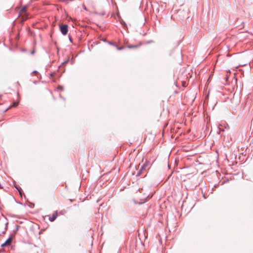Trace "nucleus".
<instances>
[{
	"instance_id": "1",
	"label": "nucleus",
	"mask_w": 253,
	"mask_h": 253,
	"mask_svg": "<svg viewBox=\"0 0 253 253\" xmlns=\"http://www.w3.org/2000/svg\"><path fill=\"white\" fill-rule=\"evenodd\" d=\"M59 29L63 35H66L68 32V26L67 24H60Z\"/></svg>"
},
{
	"instance_id": "2",
	"label": "nucleus",
	"mask_w": 253,
	"mask_h": 253,
	"mask_svg": "<svg viewBox=\"0 0 253 253\" xmlns=\"http://www.w3.org/2000/svg\"><path fill=\"white\" fill-rule=\"evenodd\" d=\"M12 242V238L11 237H9L5 242L1 245V247H4L6 246H10Z\"/></svg>"
},
{
	"instance_id": "3",
	"label": "nucleus",
	"mask_w": 253,
	"mask_h": 253,
	"mask_svg": "<svg viewBox=\"0 0 253 253\" xmlns=\"http://www.w3.org/2000/svg\"><path fill=\"white\" fill-rule=\"evenodd\" d=\"M57 215V211H56L52 213L51 216L49 217V220L51 222L54 221L56 219Z\"/></svg>"
},
{
	"instance_id": "4",
	"label": "nucleus",
	"mask_w": 253,
	"mask_h": 253,
	"mask_svg": "<svg viewBox=\"0 0 253 253\" xmlns=\"http://www.w3.org/2000/svg\"><path fill=\"white\" fill-rule=\"evenodd\" d=\"M14 186L18 190L20 195L22 196V194L24 193L21 188L19 185H16L15 183H14Z\"/></svg>"
},
{
	"instance_id": "5",
	"label": "nucleus",
	"mask_w": 253,
	"mask_h": 253,
	"mask_svg": "<svg viewBox=\"0 0 253 253\" xmlns=\"http://www.w3.org/2000/svg\"><path fill=\"white\" fill-rule=\"evenodd\" d=\"M18 104V102L16 101H14L11 105H10L8 108H7L4 112H6L8 109L12 107H16Z\"/></svg>"
},
{
	"instance_id": "6",
	"label": "nucleus",
	"mask_w": 253,
	"mask_h": 253,
	"mask_svg": "<svg viewBox=\"0 0 253 253\" xmlns=\"http://www.w3.org/2000/svg\"><path fill=\"white\" fill-rule=\"evenodd\" d=\"M27 8L26 6L23 7L20 10V12L22 13H26L27 11Z\"/></svg>"
},
{
	"instance_id": "7",
	"label": "nucleus",
	"mask_w": 253,
	"mask_h": 253,
	"mask_svg": "<svg viewBox=\"0 0 253 253\" xmlns=\"http://www.w3.org/2000/svg\"><path fill=\"white\" fill-rule=\"evenodd\" d=\"M143 169H142L140 168V169H139V170L137 172V173L136 174V176H139L141 175L142 174V173H143Z\"/></svg>"
},
{
	"instance_id": "8",
	"label": "nucleus",
	"mask_w": 253,
	"mask_h": 253,
	"mask_svg": "<svg viewBox=\"0 0 253 253\" xmlns=\"http://www.w3.org/2000/svg\"><path fill=\"white\" fill-rule=\"evenodd\" d=\"M139 46L138 45H128L127 46V47L129 48H137Z\"/></svg>"
},
{
	"instance_id": "9",
	"label": "nucleus",
	"mask_w": 253,
	"mask_h": 253,
	"mask_svg": "<svg viewBox=\"0 0 253 253\" xmlns=\"http://www.w3.org/2000/svg\"><path fill=\"white\" fill-rule=\"evenodd\" d=\"M8 222H6L5 223V230H4V231H3V232H2V234H5V233L6 231L7 230V225H8Z\"/></svg>"
},
{
	"instance_id": "10",
	"label": "nucleus",
	"mask_w": 253,
	"mask_h": 253,
	"mask_svg": "<svg viewBox=\"0 0 253 253\" xmlns=\"http://www.w3.org/2000/svg\"><path fill=\"white\" fill-rule=\"evenodd\" d=\"M149 165L150 162L146 161L143 165L145 166V167L147 168Z\"/></svg>"
},
{
	"instance_id": "11",
	"label": "nucleus",
	"mask_w": 253,
	"mask_h": 253,
	"mask_svg": "<svg viewBox=\"0 0 253 253\" xmlns=\"http://www.w3.org/2000/svg\"><path fill=\"white\" fill-rule=\"evenodd\" d=\"M58 89H60V90H63V87L61 85H59L58 86Z\"/></svg>"
},
{
	"instance_id": "12",
	"label": "nucleus",
	"mask_w": 253,
	"mask_h": 253,
	"mask_svg": "<svg viewBox=\"0 0 253 253\" xmlns=\"http://www.w3.org/2000/svg\"><path fill=\"white\" fill-rule=\"evenodd\" d=\"M124 48V46L119 47L117 48V49L119 50H122Z\"/></svg>"
},
{
	"instance_id": "13",
	"label": "nucleus",
	"mask_w": 253,
	"mask_h": 253,
	"mask_svg": "<svg viewBox=\"0 0 253 253\" xmlns=\"http://www.w3.org/2000/svg\"><path fill=\"white\" fill-rule=\"evenodd\" d=\"M141 169H143V170H145V169H146V167H145V166L142 165V166H141Z\"/></svg>"
},
{
	"instance_id": "14",
	"label": "nucleus",
	"mask_w": 253,
	"mask_h": 253,
	"mask_svg": "<svg viewBox=\"0 0 253 253\" xmlns=\"http://www.w3.org/2000/svg\"><path fill=\"white\" fill-rule=\"evenodd\" d=\"M54 75V73H51L50 74V76L51 77H53Z\"/></svg>"
},
{
	"instance_id": "15",
	"label": "nucleus",
	"mask_w": 253,
	"mask_h": 253,
	"mask_svg": "<svg viewBox=\"0 0 253 253\" xmlns=\"http://www.w3.org/2000/svg\"><path fill=\"white\" fill-rule=\"evenodd\" d=\"M19 227V226H18V225H17V226H16V231H17V230H18Z\"/></svg>"
},
{
	"instance_id": "16",
	"label": "nucleus",
	"mask_w": 253,
	"mask_h": 253,
	"mask_svg": "<svg viewBox=\"0 0 253 253\" xmlns=\"http://www.w3.org/2000/svg\"><path fill=\"white\" fill-rule=\"evenodd\" d=\"M153 42V41H150L147 42V43H152V42Z\"/></svg>"
},
{
	"instance_id": "17",
	"label": "nucleus",
	"mask_w": 253,
	"mask_h": 253,
	"mask_svg": "<svg viewBox=\"0 0 253 253\" xmlns=\"http://www.w3.org/2000/svg\"><path fill=\"white\" fill-rule=\"evenodd\" d=\"M33 73L38 74V72L37 71H34L33 72Z\"/></svg>"
},
{
	"instance_id": "18",
	"label": "nucleus",
	"mask_w": 253,
	"mask_h": 253,
	"mask_svg": "<svg viewBox=\"0 0 253 253\" xmlns=\"http://www.w3.org/2000/svg\"><path fill=\"white\" fill-rule=\"evenodd\" d=\"M68 62V60L64 62L62 64H65V63H67Z\"/></svg>"
},
{
	"instance_id": "19",
	"label": "nucleus",
	"mask_w": 253,
	"mask_h": 253,
	"mask_svg": "<svg viewBox=\"0 0 253 253\" xmlns=\"http://www.w3.org/2000/svg\"><path fill=\"white\" fill-rule=\"evenodd\" d=\"M126 25V23H125L124 22V24H123V25Z\"/></svg>"
},
{
	"instance_id": "20",
	"label": "nucleus",
	"mask_w": 253,
	"mask_h": 253,
	"mask_svg": "<svg viewBox=\"0 0 253 253\" xmlns=\"http://www.w3.org/2000/svg\"><path fill=\"white\" fill-rule=\"evenodd\" d=\"M34 53V51L32 52V54H33Z\"/></svg>"
},
{
	"instance_id": "21",
	"label": "nucleus",
	"mask_w": 253,
	"mask_h": 253,
	"mask_svg": "<svg viewBox=\"0 0 253 253\" xmlns=\"http://www.w3.org/2000/svg\"><path fill=\"white\" fill-rule=\"evenodd\" d=\"M1 94H0V97H1Z\"/></svg>"
}]
</instances>
